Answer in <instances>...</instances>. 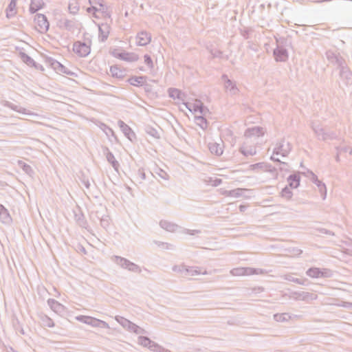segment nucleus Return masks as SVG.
Listing matches in <instances>:
<instances>
[{
    "label": "nucleus",
    "instance_id": "obj_1",
    "mask_svg": "<svg viewBox=\"0 0 352 352\" xmlns=\"http://www.w3.org/2000/svg\"><path fill=\"white\" fill-rule=\"evenodd\" d=\"M35 28L41 33L46 32L49 28V23L45 15L37 14L34 19Z\"/></svg>",
    "mask_w": 352,
    "mask_h": 352
},
{
    "label": "nucleus",
    "instance_id": "obj_2",
    "mask_svg": "<svg viewBox=\"0 0 352 352\" xmlns=\"http://www.w3.org/2000/svg\"><path fill=\"white\" fill-rule=\"evenodd\" d=\"M74 51L80 56H85L90 52V47L80 42H77L74 45Z\"/></svg>",
    "mask_w": 352,
    "mask_h": 352
},
{
    "label": "nucleus",
    "instance_id": "obj_3",
    "mask_svg": "<svg viewBox=\"0 0 352 352\" xmlns=\"http://www.w3.org/2000/svg\"><path fill=\"white\" fill-rule=\"evenodd\" d=\"M104 8L102 4H99V8L96 6H92L91 8H88L87 11L90 14H92L96 18H100L102 15L104 14Z\"/></svg>",
    "mask_w": 352,
    "mask_h": 352
},
{
    "label": "nucleus",
    "instance_id": "obj_4",
    "mask_svg": "<svg viewBox=\"0 0 352 352\" xmlns=\"http://www.w3.org/2000/svg\"><path fill=\"white\" fill-rule=\"evenodd\" d=\"M136 39L138 45H146L151 41V36L146 32H141L138 35Z\"/></svg>",
    "mask_w": 352,
    "mask_h": 352
},
{
    "label": "nucleus",
    "instance_id": "obj_5",
    "mask_svg": "<svg viewBox=\"0 0 352 352\" xmlns=\"http://www.w3.org/2000/svg\"><path fill=\"white\" fill-rule=\"evenodd\" d=\"M131 85L134 86H140L145 82V79L142 76H134L129 79Z\"/></svg>",
    "mask_w": 352,
    "mask_h": 352
},
{
    "label": "nucleus",
    "instance_id": "obj_6",
    "mask_svg": "<svg viewBox=\"0 0 352 352\" xmlns=\"http://www.w3.org/2000/svg\"><path fill=\"white\" fill-rule=\"evenodd\" d=\"M307 274L309 276L313 278H318L323 276V272L318 268H311L309 270Z\"/></svg>",
    "mask_w": 352,
    "mask_h": 352
},
{
    "label": "nucleus",
    "instance_id": "obj_7",
    "mask_svg": "<svg viewBox=\"0 0 352 352\" xmlns=\"http://www.w3.org/2000/svg\"><path fill=\"white\" fill-rule=\"evenodd\" d=\"M169 96L173 99H180L182 98V92L177 89H170L169 90Z\"/></svg>",
    "mask_w": 352,
    "mask_h": 352
},
{
    "label": "nucleus",
    "instance_id": "obj_8",
    "mask_svg": "<svg viewBox=\"0 0 352 352\" xmlns=\"http://www.w3.org/2000/svg\"><path fill=\"white\" fill-rule=\"evenodd\" d=\"M43 3L41 2H38V3H36L35 2L32 1L30 4V11L32 12H35L38 10L41 9L43 7Z\"/></svg>",
    "mask_w": 352,
    "mask_h": 352
},
{
    "label": "nucleus",
    "instance_id": "obj_9",
    "mask_svg": "<svg viewBox=\"0 0 352 352\" xmlns=\"http://www.w3.org/2000/svg\"><path fill=\"white\" fill-rule=\"evenodd\" d=\"M289 185L293 188H296L299 185V179L296 176H290L289 178Z\"/></svg>",
    "mask_w": 352,
    "mask_h": 352
},
{
    "label": "nucleus",
    "instance_id": "obj_10",
    "mask_svg": "<svg viewBox=\"0 0 352 352\" xmlns=\"http://www.w3.org/2000/svg\"><path fill=\"white\" fill-rule=\"evenodd\" d=\"M210 150L212 152H215L216 154L220 155L222 153V150L221 147H219L218 145L213 144L210 146Z\"/></svg>",
    "mask_w": 352,
    "mask_h": 352
},
{
    "label": "nucleus",
    "instance_id": "obj_11",
    "mask_svg": "<svg viewBox=\"0 0 352 352\" xmlns=\"http://www.w3.org/2000/svg\"><path fill=\"white\" fill-rule=\"evenodd\" d=\"M14 6L15 5H12V3L10 5V13L8 12L7 13V16L9 17V16H12L15 12H14Z\"/></svg>",
    "mask_w": 352,
    "mask_h": 352
},
{
    "label": "nucleus",
    "instance_id": "obj_12",
    "mask_svg": "<svg viewBox=\"0 0 352 352\" xmlns=\"http://www.w3.org/2000/svg\"><path fill=\"white\" fill-rule=\"evenodd\" d=\"M148 339L146 338H141V343L142 344H146V343L148 342Z\"/></svg>",
    "mask_w": 352,
    "mask_h": 352
}]
</instances>
